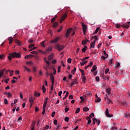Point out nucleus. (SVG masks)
Listing matches in <instances>:
<instances>
[{"mask_svg":"<svg viewBox=\"0 0 130 130\" xmlns=\"http://www.w3.org/2000/svg\"><path fill=\"white\" fill-rule=\"evenodd\" d=\"M56 18H57V15H55V16H54V17L53 18L51 19V22H52V23H54V21H55Z\"/></svg>","mask_w":130,"mask_h":130,"instance_id":"23","label":"nucleus"},{"mask_svg":"<svg viewBox=\"0 0 130 130\" xmlns=\"http://www.w3.org/2000/svg\"><path fill=\"white\" fill-rule=\"evenodd\" d=\"M130 22H127L125 24L122 25V28H125V29H128L129 28Z\"/></svg>","mask_w":130,"mask_h":130,"instance_id":"6","label":"nucleus"},{"mask_svg":"<svg viewBox=\"0 0 130 130\" xmlns=\"http://www.w3.org/2000/svg\"><path fill=\"white\" fill-rule=\"evenodd\" d=\"M106 99H107V103H108V104H110V103H112L111 100H110L108 98H106Z\"/></svg>","mask_w":130,"mask_h":130,"instance_id":"29","label":"nucleus"},{"mask_svg":"<svg viewBox=\"0 0 130 130\" xmlns=\"http://www.w3.org/2000/svg\"><path fill=\"white\" fill-rule=\"evenodd\" d=\"M5 56L4 54L0 55V59H4V58H5Z\"/></svg>","mask_w":130,"mask_h":130,"instance_id":"33","label":"nucleus"},{"mask_svg":"<svg viewBox=\"0 0 130 130\" xmlns=\"http://www.w3.org/2000/svg\"><path fill=\"white\" fill-rule=\"evenodd\" d=\"M88 62V61H85L84 62H80V66H81L82 67H83V66H85V64H86V63H87Z\"/></svg>","mask_w":130,"mask_h":130,"instance_id":"25","label":"nucleus"},{"mask_svg":"<svg viewBox=\"0 0 130 130\" xmlns=\"http://www.w3.org/2000/svg\"><path fill=\"white\" fill-rule=\"evenodd\" d=\"M86 94L88 96H91V91H87Z\"/></svg>","mask_w":130,"mask_h":130,"instance_id":"62","label":"nucleus"},{"mask_svg":"<svg viewBox=\"0 0 130 130\" xmlns=\"http://www.w3.org/2000/svg\"><path fill=\"white\" fill-rule=\"evenodd\" d=\"M89 58V57H85L83 59H82V61H85V59H88Z\"/></svg>","mask_w":130,"mask_h":130,"instance_id":"54","label":"nucleus"},{"mask_svg":"<svg viewBox=\"0 0 130 130\" xmlns=\"http://www.w3.org/2000/svg\"><path fill=\"white\" fill-rule=\"evenodd\" d=\"M51 50H52V47L49 46L48 48H46V53H47V52H48V51H51Z\"/></svg>","mask_w":130,"mask_h":130,"instance_id":"13","label":"nucleus"},{"mask_svg":"<svg viewBox=\"0 0 130 130\" xmlns=\"http://www.w3.org/2000/svg\"><path fill=\"white\" fill-rule=\"evenodd\" d=\"M7 95H8V98H11V97H12V93L10 92H8Z\"/></svg>","mask_w":130,"mask_h":130,"instance_id":"45","label":"nucleus"},{"mask_svg":"<svg viewBox=\"0 0 130 130\" xmlns=\"http://www.w3.org/2000/svg\"><path fill=\"white\" fill-rule=\"evenodd\" d=\"M75 112L76 113H79V112H80V108H77Z\"/></svg>","mask_w":130,"mask_h":130,"instance_id":"56","label":"nucleus"},{"mask_svg":"<svg viewBox=\"0 0 130 130\" xmlns=\"http://www.w3.org/2000/svg\"><path fill=\"white\" fill-rule=\"evenodd\" d=\"M115 27H116V28H118V29H119V28H120V27H121V25H120V24H116L115 25Z\"/></svg>","mask_w":130,"mask_h":130,"instance_id":"44","label":"nucleus"},{"mask_svg":"<svg viewBox=\"0 0 130 130\" xmlns=\"http://www.w3.org/2000/svg\"><path fill=\"white\" fill-rule=\"evenodd\" d=\"M94 113H92L90 115H89V118L91 117V118L94 117Z\"/></svg>","mask_w":130,"mask_h":130,"instance_id":"57","label":"nucleus"},{"mask_svg":"<svg viewBox=\"0 0 130 130\" xmlns=\"http://www.w3.org/2000/svg\"><path fill=\"white\" fill-rule=\"evenodd\" d=\"M35 46V45L34 44H31L29 45V48H32V47H34Z\"/></svg>","mask_w":130,"mask_h":130,"instance_id":"46","label":"nucleus"},{"mask_svg":"<svg viewBox=\"0 0 130 130\" xmlns=\"http://www.w3.org/2000/svg\"><path fill=\"white\" fill-rule=\"evenodd\" d=\"M60 69H61V67L60 66H58V73H60Z\"/></svg>","mask_w":130,"mask_h":130,"instance_id":"61","label":"nucleus"},{"mask_svg":"<svg viewBox=\"0 0 130 130\" xmlns=\"http://www.w3.org/2000/svg\"><path fill=\"white\" fill-rule=\"evenodd\" d=\"M64 120L65 121L68 122L69 121V120H70V118H69L68 117H66L64 118Z\"/></svg>","mask_w":130,"mask_h":130,"instance_id":"50","label":"nucleus"},{"mask_svg":"<svg viewBox=\"0 0 130 130\" xmlns=\"http://www.w3.org/2000/svg\"><path fill=\"white\" fill-rule=\"evenodd\" d=\"M87 120H88L87 123L88 124H90V123H91V122H92V120H91V119H90V117H87L86 118Z\"/></svg>","mask_w":130,"mask_h":130,"instance_id":"16","label":"nucleus"},{"mask_svg":"<svg viewBox=\"0 0 130 130\" xmlns=\"http://www.w3.org/2000/svg\"><path fill=\"white\" fill-rule=\"evenodd\" d=\"M86 50H87V46H85L82 49L83 52H86Z\"/></svg>","mask_w":130,"mask_h":130,"instance_id":"32","label":"nucleus"},{"mask_svg":"<svg viewBox=\"0 0 130 130\" xmlns=\"http://www.w3.org/2000/svg\"><path fill=\"white\" fill-rule=\"evenodd\" d=\"M4 103L6 105H7V104H8V100L7 99H4Z\"/></svg>","mask_w":130,"mask_h":130,"instance_id":"53","label":"nucleus"},{"mask_svg":"<svg viewBox=\"0 0 130 130\" xmlns=\"http://www.w3.org/2000/svg\"><path fill=\"white\" fill-rule=\"evenodd\" d=\"M95 81L96 82H99V81H100V78L98 76L95 77Z\"/></svg>","mask_w":130,"mask_h":130,"instance_id":"41","label":"nucleus"},{"mask_svg":"<svg viewBox=\"0 0 130 130\" xmlns=\"http://www.w3.org/2000/svg\"><path fill=\"white\" fill-rule=\"evenodd\" d=\"M8 40L10 42H9V44H12V42H13V37H10L8 38Z\"/></svg>","mask_w":130,"mask_h":130,"instance_id":"18","label":"nucleus"},{"mask_svg":"<svg viewBox=\"0 0 130 130\" xmlns=\"http://www.w3.org/2000/svg\"><path fill=\"white\" fill-rule=\"evenodd\" d=\"M21 54L19 53L13 52L11 53L8 56V58L9 60H12V58H15V57H17V58H21Z\"/></svg>","mask_w":130,"mask_h":130,"instance_id":"1","label":"nucleus"},{"mask_svg":"<svg viewBox=\"0 0 130 130\" xmlns=\"http://www.w3.org/2000/svg\"><path fill=\"white\" fill-rule=\"evenodd\" d=\"M106 91L107 93L106 94V96L105 97V101H106V98H108V96L110 95L111 90L110 88H107Z\"/></svg>","mask_w":130,"mask_h":130,"instance_id":"4","label":"nucleus"},{"mask_svg":"<svg viewBox=\"0 0 130 130\" xmlns=\"http://www.w3.org/2000/svg\"><path fill=\"white\" fill-rule=\"evenodd\" d=\"M52 62L53 64H55V63H56V59H53Z\"/></svg>","mask_w":130,"mask_h":130,"instance_id":"60","label":"nucleus"},{"mask_svg":"<svg viewBox=\"0 0 130 130\" xmlns=\"http://www.w3.org/2000/svg\"><path fill=\"white\" fill-rule=\"evenodd\" d=\"M44 60H45V61L47 63V64H48V66H49V64H50V63H49V61H48V60H46V58H44Z\"/></svg>","mask_w":130,"mask_h":130,"instance_id":"36","label":"nucleus"},{"mask_svg":"<svg viewBox=\"0 0 130 130\" xmlns=\"http://www.w3.org/2000/svg\"><path fill=\"white\" fill-rule=\"evenodd\" d=\"M64 110H65L66 113H67V112H68V111L70 110V109L69 108H65Z\"/></svg>","mask_w":130,"mask_h":130,"instance_id":"59","label":"nucleus"},{"mask_svg":"<svg viewBox=\"0 0 130 130\" xmlns=\"http://www.w3.org/2000/svg\"><path fill=\"white\" fill-rule=\"evenodd\" d=\"M100 29V27H98L96 29H95V31H94V32L93 33V34H96V33H98V31H99V29Z\"/></svg>","mask_w":130,"mask_h":130,"instance_id":"39","label":"nucleus"},{"mask_svg":"<svg viewBox=\"0 0 130 130\" xmlns=\"http://www.w3.org/2000/svg\"><path fill=\"white\" fill-rule=\"evenodd\" d=\"M55 115V112H53L51 114L52 117H54V116Z\"/></svg>","mask_w":130,"mask_h":130,"instance_id":"58","label":"nucleus"},{"mask_svg":"<svg viewBox=\"0 0 130 130\" xmlns=\"http://www.w3.org/2000/svg\"><path fill=\"white\" fill-rule=\"evenodd\" d=\"M42 90H43V93H45V92L46 91V88H45V86L44 85H43Z\"/></svg>","mask_w":130,"mask_h":130,"instance_id":"24","label":"nucleus"},{"mask_svg":"<svg viewBox=\"0 0 130 130\" xmlns=\"http://www.w3.org/2000/svg\"><path fill=\"white\" fill-rule=\"evenodd\" d=\"M34 95L36 97H39L40 96V93L35 91Z\"/></svg>","mask_w":130,"mask_h":130,"instance_id":"21","label":"nucleus"},{"mask_svg":"<svg viewBox=\"0 0 130 130\" xmlns=\"http://www.w3.org/2000/svg\"><path fill=\"white\" fill-rule=\"evenodd\" d=\"M9 80H10V79L9 78L8 79H6L5 80V83H6V84H8Z\"/></svg>","mask_w":130,"mask_h":130,"instance_id":"55","label":"nucleus"},{"mask_svg":"<svg viewBox=\"0 0 130 130\" xmlns=\"http://www.w3.org/2000/svg\"><path fill=\"white\" fill-rule=\"evenodd\" d=\"M98 120L96 118H93L92 120V122L93 124H95V123H96V122H97Z\"/></svg>","mask_w":130,"mask_h":130,"instance_id":"34","label":"nucleus"},{"mask_svg":"<svg viewBox=\"0 0 130 130\" xmlns=\"http://www.w3.org/2000/svg\"><path fill=\"white\" fill-rule=\"evenodd\" d=\"M38 52H40V53H42V54H46V52H44L41 50H39Z\"/></svg>","mask_w":130,"mask_h":130,"instance_id":"30","label":"nucleus"},{"mask_svg":"<svg viewBox=\"0 0 130 130\" xmlns=\"http://www.w3.org/2000/svg\"><path fill=\"white\" fill-rule=\"evenodd\" d=\"M32 70L34 73H36L37 71V69L35 67H32Z\"/></svg>","mask_w":130,"mask_h":130,"instance_id":"51","label":"nucleus"},{"mask_svg":"<svg viewBox=\"0 0 130 130\" xmlns=\"http://www.w3.org/2000/svg\"><path fill=\"white\" fill-rule=\"evenodd\" d=\"M83 35H86V31H87V26L84 24H82Z\"/></svg>","mask_w":130,"mask_h":130,"instance_id":"8","label":"nucleus"},{"mask_svg":"<svg viewBox=\"0 0 130 130\" xmlns=\"http://www.w3.org/2000/svg\"><path fill=\"white\" fill-rule=\"evenodd\" d=\"M124 117H126V118H128V117H130V114H128V113H125L124 114Z\"/></svg>","mask_w":130,"mask_h":130,"instance_id":"27","label":"nucleus"},{"mask_svg":"<svg viewBox=\"0 0 130 130\" xmlns=\"http://www.w3.org/2000/svg\"><path fill=\"white\" fill-rule=\"evenodd\" d=\"M68 96H69V91H67L65 96L63 98V100H66V98H67V97H68Z\"/></svg>","mask_w":130,"mask_h":130,"instance_id":"26","label":"nucleus"},{"mask_svg":"<svg viewBox=\"0 0 130 130\" xmlns=\"http://www.w3.org/2000/svg\"><path fill=\"white\" fill-rule=\"evenodd\" d=\"M50 80H51L52 84H54V77H53V74L50 73Z\"/></svg>","mask_w":130,"mask_h":130,"instance_id":"10","label":"nucleus"},{"mask_svg":"<svg viewBox=\"0 0 130 130\" xmlns=\"http://www.w3.org/2000/svg\"><path fill=\"white\" fill-rule=\"evenodd\" d=\"M82 81L85 83V82H86V76H83L82 77Z\"/></svg>","mask_w":130,"mask_h":130,"instance_id":"52","label":"nucleus"},{"mask_svg":"<svg viewBox=\"0 0 130 130\" xmlns=\"http://www.w3.org/2000/svg\"><path fill=\"white\" fill-rule=\"evenodd\" d=\"M57 22H54L53 23V28H55V27H56L57 26Z\"/></svg>","mask_w":130,"mask_h":130,"instance_id":"28","label":"nucleus"},{"mask_svg":"<svg viewBox=\"0 0 130 130\" xmlns=\"http://www.w3.org/2000/svg\"><path fill=\"white\" fill-rule=\"evenodd\" d=\"M54 124H55V125H57V120H55L54 121Z\"/></svg>","mask_w":130,"mask_h":130,"instance_id":"64","label":"nucleus"},{"mask_svg":"<svg viewBox=\"0 0 130 130\" xmlns=\"http://www.w3.org/2000/svg\"><path fill=\"white\" fill-rule=\"evenodd\" d=\"M72 31H73V34L72 35V36H74V35H75V30H73V28H70L69 29H67V31H66V34L65 35V37H66V38H68L69 37H70V35L71 34V32H72Z\"/></svg>","mask_w":130,"mask_h":130,"instance_id":"2","label":"nucleus"},{"mask_svg":"<svg viewBox=\"0 0 130 130\" xmlns=\"http://www.w3.org/2000/svg\"><path fill=\"white\" fill-rule=\"evenodd\" d=\"M87 42H89V40H84L82 41V44L83 45H85V44H87Z\"/></svg>","mask_w":130,"mask_h":130,"instance_id":"15","label":"nucleus"},{"mask_svg":"<svg viewBox=\"0 0 130 130\" xmlns=\"http://www.w3.org/2000/svg\"><path fill=\"white\" fill-rule=\"evenodd\" d=\"M113 62V59H110L109 61V65L112 66Z\"/></svg>","mask_w":130,"mask_h":130,"instance_id":"22","label":"nucleus"},{"mask_svg":"<svg viewBox=\"0 0 130 130\" xmlns=\"http://www.w3.org/2000/svg\"><path fill=\"white\" fill-rule=\"evenodd\" d=\"M54 55V54L51 53L50 55L48 56V59L49 61H50V60H51V59H52L53 58Z\"/></svg>","mask_w":130,"mask_h":130,"instance_id":"12","label":"nucleus"},{"mask_svg":"<svg viewBox=\"0 0 130 130\" xmlns=\"http://www.w3.org/2000/svg\"><path fill=\"white\" fill-rule=\"evenodd\" d=\"M48 128H49V125H47L46 126H45L44 130H47Z\"/></svg>","mask_w":130,"mask_h":130,"instance_id":"43","label":"nucleus"},{"mask_svg":"<svg viewBox=\"0 0 130 130\" xmlns=\"http://www.w3.org/2000/svg\"><path fill=\"white\" fill-rule=\"evenodd\" d=\"M96 70H97V67H96V66L94 65L92 67L91 72H95V71H96Z\"/></svg>","mask_w":130,"mask_h":130,"instance_id":"17","label":"nucleus"},{"mask_svg":"<svg viewBox=\"0 0 130 130\" xmlns=\"http://www.w3.org/2000/svg\"><path fill=\"white\" fill-rule=\"evenodd\" d=\"M23 68L28 73H30V72H31V69L27 68L26 66H23Z\"/></svg>","mask_w":130,"mask_h":130,"instance_id":"19","label":"nucleus"},{"mask_svg":"<svg viewBox=\"0 0 130 130\" xmlns=\"http://www.w3.org/2000/svg\"><path fill=\"white\" fill-rule=\"evenodd\" d=\"M106 115L107 117H112V116H113V115L109 114V110L107 108L106 110Z\"/></svg>","mask_w":130,"mask_h":130,"instance_id":"7","label":"nucleus"},{"mask_svg":"<svg viewBox=\"0 0 130 130\" xmlns=\"http://www.w3.org/2000/svg\"><path fill=\"white\" fill-rule=\"evenodd\" d=\"M44 43H45V41H43L41 43V46H42V47H46Z\"/></svg>","mask_w":130,"mask_h":130,"instance_id":"40","label":"nucleus"},{"mask_svg":"<svg viewBox=\"0 0 130 130\" xmlns=\"http://www.w3.org/2000/svg\"><path fill=\"white\" fill-rule=\"evenodd\" d=\"M62 28H63L62 26H61L60 27V28L59 29H58L57 30V31L58 32H60V31H61V30H62Z\"/></svg>","mask_w":130,"mask_h":130,"instance_id":"48","label":"nucleus"},{"mask_svg":"<svg viewBox=\"0 0 130 130\" xmlns=\"http://www.w3.org/2000/svg\"><path fill=\"white\" fill-rule=\"evenodd\" d=\"M59 40V37H56V38L54 39L53 40H51V43H56Z\"/></svg>","mask_w":130,"mask_h":130,"instance_id":"9","label":"nucleus"},{"mask_svg":"<svg viewBox=\"0 0 130 130\" xmlns=\"http://www.w3.org/2000/svg\"><path fill=\"white\" fill-rule=\"evenodd\" d=\"M95 44H96V43H95V42L91 43L90 44V48H94V47L95 46Z\"/></svg>","mask_w":130,"mask_h":130,"instance_id":"20","label":"nucleus"},{"mask_svg":"<svg viewBox=\"0 0 130 130\" xmlns=\"http://www.w3.org/2000/svg\"><path fill=\"white\" fill-rule=\"evenodd\" d=\"M35 126V122H33L32 125H31V130H34V126Z\"/></svg>","mask_w":130,"mask_h":130,"instance_id":"37","label":"nucleus"},{"mask_svg":"<svg viewBox=\"0 0 130 130\" xmlns=\"http://www.w3.org/2000/svg\"><path fill=\"white\" fill-rule=\"evenodd\" d=\"M29 102L31 104V106H32V103H34V100L33 99V97H31L30 98H29Z\"/></svg>","mask_w":130,"mask_h":130,"instance_id":"14","label":"nucleus"},{"mask_svg":"<svg viewBox=\"0 0 130 130\" xmlns=\"http://www.w3.org/2000/svg\"><path fill=\"white\" fill-rule=\"evenodd\" d=\"M20 74V72L18 70H16L15 71V74L16 75H19Z\"/></svg>","mask_w":130,"mask_h":130,"instance_id":"63","label":"nucleus"},{"mask_svg":"<svg viewBox=\"0 0 130 130\" xmlns=\"http://www.w3.org/2000/svg\"><path fill=\"white\" fill-rule=\"evenodd\" d=\"M68 63H72V58H68Z\"/></svg>","mask_w":130,"mask_h":130,"instance_id":"47","label":"nucleus"},{"mask_svg":"<svg viewBox=\"0 0 130 130\" xmlns=\"http://www.w3.org/2000/svg\"><path fill=\"white\" fill-rule=\"evenodd\" d=\"M96 102H100L101 101V99L100 98H98L95 100Z\"/></svg>","mask_w":130,"mask_h":130,"instance_id":"42","label":"nucleus"},{"mask_svg":"<svg viewBox=\"0 0 130 130\" xmlns=\"http://www.w3.org/2000/svg\"><path fill=\"white\" fill-rule=\"evenodd\" d=\"M54 47L55 48H56V49H57L58 51H61V50H62V49L64 48V47L63 46L60 45L58 44H55L54 45Z\"/></svg>","mask_w":130,"mask_h":130,"instance_id":"3","label":"nucleus"},{"mask_svg":"<svg viewBox=\"0 0 130 130\" xmlns=\"http://www.w3.org/2000/svg\"><path fill=\"white\" fill-rule=\"evenodd\" d=\"M76 71H77V69L76 68V67H75L74 70H72L71 74H75V72H76Z\"/></svg>","mask_w":130,"mask_h":130,"instance_id":"35","label":"nucleus"},{"mask_svg":"<svg viewBox=\"0 0 130 130\" xmlns=\"http://www.w3.org/2000/svg\"><path fill=\"white\" fill-rule=\"evenodd\" d=\"M30 53H31V54H38V53L35 51L31 52Z\"/></svg>","mask_w":130,"mask_h":130,"instance_id":"49","label":"nucleus"},{"mask_svg":"<svg viewBox=\"0 0 130 130\" xmlns=\"http://www.w3.org/2000/svg\"><path fill=\"white\" fill-rule=\"evenodd\" d=\"M83 111H85V112L89 111V109L88 107H85L83 108Z\"/></svg>","mask_w":130,"mask_h":130,"instance_id":"31","label":"nucleus"},{"mask_svg":"<svg viewBox=\"0 0 130 130\" xmlns=\"http://www.w3.org/2000/svg\"><path fill=\"white\" fill-rule=\"evenodd\" d=\"M15 42H16V43H17V44H18V45H21V42H20V41H19L18 40H15Z\"/></svg>","mask_w":130,"mask_h":130,"instance_id":"38","label":"nucleus"},{"mask_svg":"<svg viewBox=\"0 0 130 130\" xmlns=\"http://www.w3.org/2000/svg\"><path fill=\"white\" fill-rule=\"evenodd\" d=\"M76 84H78V80L76 79L74 80L73 82H72L70 86V87H73L74 85H76Z\"/></svg>","mask_w":130,"mask_h":130,"instance_id":"11","label":"nucleus"},{"mask_svg":"<svg viewBox=\"0 0 130 130\" xmlns=\"http://www.w3.org/2000/svg\"><path fill=\"white\" fill-rule=\"evenodd\" d=\"M67 17H68V15L67 14V13H65L63 15H62L61 19L60 20V23H62V21L66 20V19L67 18Z\"/></svg>","mask_w":130,"mask_h":130,"instance_id":"5","label":"nucleus"}]
</instances>
